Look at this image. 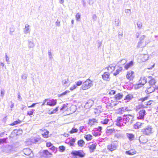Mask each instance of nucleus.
Wrapping results in <instances>:
<instances>
[{"label":"nucleus","instance_id":"f257e3e1","mask_svg":"<svg viewBox=\"0 0 158 158\" xmlns=\"http://www.w3.org/2000/svg\"><path fill=\"white\" fill-rule=\"evenodd\" d=\"M93 81L89 78L84 82L81 87L82 89L85 90L89 89L93 85Z\"/></svg>","mask_w":158,"mask_h":158},{"label":"nucleus","instance_id":"f03ea898","mask_svg":"<svg viewBox=\"0 0 158 158\" xmlns=\"http://www.w3.org/2000/svg\"><path fill=\"white\" fill-rule=\"evenodd\" d=\"M71 154L72 156H75L83 158L85 156V153L82 150H79L73 151L71 152Z\"/></svg>","mask_w":158,"mask_h":158},{"label":"nucleus","instance_id":"7ed1b4c3","mask_svg":"<svg viewBox=\"0 0 158 158\" xmlns=\"http://www.w3.org/2000/svg\"><path fill=\"white\" fill-rule=\"evenodd\" d=\"M118 146V141H114L107 146V148L110 151L112 152L115 150Z\"/></svg>","mask_w":158,"mask_h":158},{"label":"nucleus","instance_id":"20e7f679","mask_svg":"<svg viewBox=\"0 0 158 158\" xmlns=\"http://www.w3.org/2000/svg\"><path fill=\"white\" fill-rule=\"evenodd\" d=\"M146 37V36L143 35L140 38L137 46V48L144 47L146 45L147 43H146V42L145 44L144 45L143 44L144 41V39Z\"/></svg>","mask_w":158,"mask_h":158},{"label":"nucleus","instance_id":"39448f33","mask_svg":"<svg viewBox=\"0 0 158 158\" xmlns=\"http://www.w3.org/2000/svg\"><path fill=\"white\" fill-rule=\"evenodd\" d=\"M146 115L145 110L142 109L140 110L137 114V118L138 119L144 120V117Z\"/></svg>","mask_w":158,"mask_h":158},{"label":"nucleus","instance_id":"423d86ee","mask_svg":"<svg viewBox=\"0 0 158 158\" xmlns=\"http://www.w3.org/2000/svg\"><path fill=\"white\" fill-rule=\"evenodd\" d=\"M152 128L151 126H148L146 128L143 129L141 130V132L142 133L146 135H150L152 133Z\"/></svg>","mask_w":158,"mask_h":158},{"label":"nucleus","instance_id":"0eeeda50","mask_svg":"<svg viewBox=\"0 0 158 158\" xmlns=\"http://www.w3.org/2000/svg\"><path fill=\"white\" fill-rule=\"evenodd\" d=\"M23 131L22 130L15 129L12 132L11 136L12 137L17 136L18 135H21Z\"/></svg>","mask_w":158,"mask_h":158},{"label":"nucleus","instance_id":"6e6552de","mask_svg":"<svg viewBox=\"0 0 158 158\" xmlns=\"http://www.w3.org/2000/svg\"><path fill=\"white\" fill-rule=\"evenodd\" d=\"M49 100L47 102L46 105L47 106H55L57 103V100L53 99H51L50 98H48Z\"/></svg>","mask_w":158,"mask_h":158},{"label":"nucleus","instance_id":"1a4fd4ad","mask_svg":"<svg viewBox=\"0 0 158 158\" xmlns=\"http://www.w3.org/2000/svg\"><path fill=\"white\" fill-rule=\"evenodd\" d=\"M133 116L130 114H128L124 116V120L125 119L126 122H129L130 123H132Z\"/></svg>","mask_w":158,"mask_h":158},{"label":"nucleus","instance_id":"9d476101","mask_svg":"<svg viewBox=\"0 0 158 158\" xmlns=\"http://www.w3.org/2000/svg\"><path fill=\"white\" fill-rule=\"evenodd\" d=\"M42 156L45 157H50L52 155V153L47 150H44L42 153Z\"/></svg>","mask_w":158,"mask_h":158},{"label":"nucleus","instance_id":"9b49d317","mask_svg":"<svg viewBox=\"0 0 158 158\" xmlns=\"http://www.w3.org/2000/svg\"><path fill=\"white\" fill-rule=\"evenodd\" d=\"M157 87L156 85L154 86H150L148 88V89L146 90V92L147 94L151 93L154 92L155 89H157Z\"/></svg>","mask_w":158,"mask_h":158},{"label":"nucleus","instance_id":"f8f14e48","mask_svg":"<svg viewBox=\"0 0 158 158\" xmlns=\"http://www.w3.org/2000/svg\"><path fill=\"white\" fill-rule=\"evenodd\" d=\"M23 152L26 155L31 156L32 155V156H33V153H32V154H31L32 151L30 148H27L24 149L23 150Z\"/></svg>","mask_w":158,"mask_h":158},{"label":"nucleus","instance_id":"ddd939ff","mask_svg":"<svg viewBox=\"0 0 158 158\" xmlns=\"http://www.w3.org/2000/svg\"><path fill=\"white\" fill-rule=\"evenodd\" d=\"M102 79L105 81H109L110 80V74L108 72H105L102 75Z\"/></svg>","mask_w":158,"mask_h":158},{"label":"nucleus","instance_id":"4468645a","mask_svg":"<svg viewBox=\"0 0 158 158\" xmlns=\"http://www.w3.org/2000/svg\"><path fill=\"white\" fill-rule=\"evenodd\" d=\"M139 140L140 143L143 144L145 143L148 141V139L143 135H141L139 137Z\"/></svg>","mask_w":158,"mask_h":158},{"label":"nucleus","instance_id":"2eb2a0df","mask_svg":"<svg viewBox=\"0 0 158 158\" xmlns=\"http://www.w3.org/2000/svg\"><path fill=\"white\" fill-rule=\"evenodd\" d=\"M131 110L129 109L127 107H124L119 108L118 110V114H122L123 112H125L126 111Z\"/></svg>","mask_w":158,"mask_h":158},{"label":"nucleus","instance_id":"dca6fc26","mask_svg":"<svg viewBox=\"0 0 158 158\" xmlns=\"http://www.w3.org/2000/svg\"><path fill=\"white\" fill-rule=\"evenodd\" d=\"M94 101L91 100H89L86 103L85 107L87 108H89L93 105Z\"/></svg>","mask_w":158,"mask_h":158},{"label":"nucleus","instance_id":"f3484780","mask_svg":"<svg viewBox=\"0 0 158 158\" xmlns=\"http://www.w3.org/2000/svg\"><path fill=\"white\" fill-rule=\"evenodd\" d=\"M97 144L96 143L92 144L91 145L89 146L88 147L89 149L90 152H93L96 148Z\"/></svg>","mask_w":158,"mask_h":158},{"label":"nucleus","instance_id":"a211bd4d","mask_svg":"<svg viewBox=\"0 0 158 158\" xmlns=\"http://www.w3.org/2000/svg\"><path fill=\"white\" fill-rule=\"evenodd\" d=\"M98 123V120L95 118H93L92 119H89V120L88 124L91 126L94 124V123Z\"/></svg>","mask_w":158,"mask_h":158},{"label":"nucleus","instance_id":"6ab92c4d","mask_svg":"<svg viewBox=\"0 0 158 158\" xmlns=\"http://www.w3.org/2000/svg\"><path fill=\"white\" fill-rule=\"evenodd\" d=\"M123 96V95L122 93H118L114 95V98L116 100H118L121 99Z\"/></svg>","mask_w":158,"mask_h":158},{"label":"nucleus","instance_id":"aec40b11","mask_svg":"<svg viewBox=\"0 0 158 158\" xmlns=\"http://www.w3.org/2000/svg\"><path fill=\"white\" fill-rule=\"evenodd\" d=\"M30 140L31 143H36L40 141V138L39 137H33L31 138Z\"/></svg>","mask_w":158,"mask_h":158},{"label":"nucleus","instance_id":"412c9836","mask_svg":"<svg viewBox=\"0 0 158 158\" xmlns=\"http://www.w3.org/2000/svg\"><path fill=\"white\" fill-rule=\"evenodd\" d=\"M134 62L133 61L131 60L127 64L124 65V68L127 70L128 68L130 67H131L134 65Z\"/></svg>","mask_w":158,"mask_h":158},{"label":"nucleus","instance_id":"4be33fe9","mask_svg":"<svg viewBox=\"0 0 158 158\" xmlns=\"http://www.w3.org/2000/svg\"><path fill=\"white\" fill-rule=\"evenodd\" d=\"M136 152L134 149H131L129 150L126 151L125 153L128 155H132L136 154Z\"/></svg>","mask_w":158,"mask_h":158},{"label":"nucleus","instance_id":"5701e85b","mask_svg":"<svg viewBox=\"0 0 158 158\" xmlns=\"http://www.w3.org/2000/svg\"><path fill=\"white\" fill-rule=\"evenodd\" d=\"M139 81L142 85H144L147 82V78L145 77H141Z\"/></svg>","mask_w":158,"mask_h":158},{"label":"nucleus","instance_id":"b1692460","mask_svg":"<svg viewBox=\"0 0 158 158\" xmlns=\"http://www.w3.org/2000/svg\"><path fill=\"white\" fill-rule=\"evenodd\" d=\"M127 136L130 141L133 140L135 138V135L132 133H127Z\"/></svg>","mask_w":158,"mask_h":158},{"label":"nucleus","instance_id":"393cba45","mask_svg":"<svg viewBox=\"0 0 158 158\" xmlns=\"http://www.w3.org/2000/svg\"><path fill=\"white\" fill-rule=\"evenodd\" d=\"M156 82V80L155 79L150 80L148 81L149 86H155V83Z\"/></svg>","mask_w":158,"mask_h":158},{"label":"nucleus","instance_id":"a878e982","mask_svg":"<svg viewBox=\"0 0 158 158\" xmlns=\"http://www.w3.org/2000/svg\"><path fill=\"white\" fill-rule=\"evenodd\" d=\"M5 151L7 152H10V151L12 150L13 148V147L12 146L9 145H6L5 146Z\"/></svg>","mask_w":158,"mask_h":158},{"label":"nucleus","instance_id":"bb28decb","mask_svg":"<svg viewBox=\"0 0 158 158\" xmlns=\"http://www.w3.org/2000/svg\"><path fill=\"white\" fill-rule=\"evenodd\" d=\"M133 97L132 94H128L125 96L124 99L126 100L127 101L126 102H127L129 101L132 98H133Z\"/></svg>","mask_w":158,"mask_h":158},{"label":"nucleus","instance_id":"cd10ccee","mask_svg":"<svg viewBox=\"0 0 158 158\" xmlns=\"http://www.w3.org/2000/svg\"><path fill=\"white\" fill-rule=\"evenodd\" d=\"M29 25L27 24H26L25 28L24 29V33L27 34L28 33H29L30 31V29L29 28Z\"/></svg>","mask_w":158,"mask_h":158},{"label":"nucleus","instance_id":"c85d7f7f","mask_svg":"<svg viewBox=\"0 0 158 158\" xmlns=\"http://www.w3.org/2000/svg\"><path fill=\"white\" fill-rule=\"evenodd\" d=\"M142 124V123L139 122H137L134 125V127L135 129H137L141 127Z\"/></svg>","mask_w":158,"mask_h":158},{"label":"nucleus","instance_id":"c756f323","mask_svg":"<svg viewBox=\"0 0 158 158\" xmlns=\"http://www.w3.org/2000/svg\"><path fill=\"white\" fill-rule=\"evenodd\" d=\"M8 138H0V144L6 143H7Z\"/></svg>","mask_w":158,"mask_h":158},{"label":"nucleus","instance_id":"7c9ffc66","mask_svg":"<svg viewBox=\"0 0 158 158\" xmlns=\"http://www.w3.org/2000/svg\"><path fill=\"white\" fill-rule=\"evenodd\" d=\"M35 45L33 41L28 40V47L29 48H33Z\"/></svg>","mask_w":158,"mask_h":158},{"label":"nucleus","instance_id":"2f4dec72","mask_svg":"<svg viewBox=\"0 0 158 158\" xmlns=\"http://www.w3.org/2000/svg\"><path fill=\"white\" fill-rule=\"evenodd\" d=\"M76 139L75 138H72L69 142V144L70 146H73Z\"/></svg>","mask_w":158,"mask_h":158},{"label":"nucleus","instance_id":"473e14b6","mask_svg":"<svg viewBox=\"0 0 158 158\" xmlns=\"http://www.w3.org/2000/svg\"><path fill=\"white\" fill-rule=\"evenodd\" d=\"M106 132L109 135H111L112 133H115V130L114 129H107Z\"/></svg>","mask_w":158,"mask_h":158},{"label":"nucleus","instance_id":"72a5a7b5","mask_svg":"<svg viewBox=\"0 0 158 158\" xmlns=\"http://www.w3.org/2000/svg\"><path fill=\"white\" fill-rule=\"evenodd\" d=\"M22 121L21 120H20L19 119H18V120L15 121L13 123L10 124V126H15L20 123Z\"/></svg>","mask_w":158,"mask_h":158},{"label":"nucleus","instance_id":"f704fd0d","mask_svg":"<svg viewBox=\"0 0 158 158\" xmlns=\"http://www.w3.org/2000/svg\"><path fill=\"white\" fill-rule=\"evenodd\" d=\"M77 143L79 146L82 147L85 144V142L82 139H80L78 141Z\"/></svg>","mask_w":158,"mask_h":158},{"label":"nucleus","instance_id":"c9c22d12","mask_svg":"<svg viewBox=\"0 0 158 158\" xmlns=\"http://www.w3.org/2000/svg\"><path fill=\"white\" fill-rule=\"evenodd\" d=\"M134 72L131 71H129L127 72L126 75V78L128 79H130L134 74Z\"/></svg>","mask_w":158,"mask_h":158},{"label":"nucleus","instance_id":"e433bc0d","mask_svg":"<svg viewBox=\"0 0 158 158\" xmlns=\"http://www.w3.org/2000/svg\"><path fill=\"white\" fill-rule=\"evenodd\" d=\"M149 56L147 54H144L143 56H142L141 58V60L143 62H144L148 60Z\"/></svg>","mask_w":158,"mask_h":158},{"label":"nucleus","instance_id":"4c0bfd02","mask_svg":"<svg viewBox=\"0 0 158 158\" xmlns=\"http://www.w3.org/2000/svg\"><path fill=\"white\" fill-rule=\"evenodd\" d=\"M15 29V27L14 25H12L10 28V32L9 34L10 35H13V32H14Z\"/></svg>","mask_w":158,"mask_h":158},{"label":"nucleus","instance_id":"58836bf2","mask_svg":"<svg viewBox=\"0 0 158 158\" xmlns=\"http://www.w3.org/2000/svg\"><path fill=\"white\" fill-rule=\"evenodd\" d=\"M84 138L87 141H89L92 139V136L90 134L86 135H85Z\"/></svg>","mask_w":158,"mask_h":158},{"label":"nucleus","instance_id":"ea45409f","mask_svg":"<svg viewBox=\"0 0 158 158\" xmlns=\"http://www.w3.org/2000/svg\"><path fill=\"white\" fill-rule=\"evenodd\" d=\"M49 149L51 150L52 152H54L55 153H56L58 151L57 148L55 147L53 145L50 147L49 148Z\"/></svg>","mask_w":158,"mask_h":158},{"label":"nucleus","instance_id":"a19ab883","mask_svg":"<svg viewBox=\"0 0 158 158\" xmlns=\"http://www.w3.org/2000/svg\"><path fill=\"white\" fill-rule=\"evenodd\" d=\"M70 91L69 90H66L63 93H62L61 94H58V97H63V96L66 95L67 93H69Z\"/></svg>","mask_w":158,"mask_h":158},{"label":"nucleus","instance_id":"79ce46f5","mask_svg":"<svg viewBox=\"0 0 158 158\" xmlns=\"http://www.w3.org/2000/svg\"><path fill=\"white\" fill-rule=\"evenodd\" d=\"M49 133V131L46 130L45 132L42 134V135L44 138H48L49 137L48 134Z\"/></svg>","mask_w":158,"mask_h":158},{"label":"nucleus","instance_id":"37998d69","mask_svg":"<svg viewBox=\"0 0 158 158\" xmlns=\"http://www.w3.org/2000/svg\"><path fill=\"white\" fill-rule=\"evenodd\" d=\"M78 131V129L77 128H75V127H73L69 131V133L70 134L76 133H77Z\"/></svg>","mask_w":158,"mask_h":158},{"label":"nucleus","instance_id":"c03bdc74","mask_svg":"<svg viewBox=\"0 0 158 158\" xmlns=\"http://www.w3.org/2000/svg\"><path fill=\"white\" fill-rule=\"evenodd\" d=\"M69 83V79L68 78H67L64 80H63L62 81V84L63 85H64L65 86H68V84Z\"/></svg>","mask_w":158,"mask_h":158},{"label":"nucleus","instance_id":"a18cd8bd","mask_svg":"<svg viewBox=\"0 0 158 158\" xmlns=\"http://www.w3.org/2000/svg\"><path fill=\"white\" fill-rule=\"evenodd\" d=\"M149 97L148 96H146V97L140 98L138 100L139 101H141V102H142L147 100Z\"/></svg>","mask_w":158,"mask_h":158},{"label":"nucleus","instance_id":"49530a36","mask_svg":"<svg viewBox=\"0 0 158 158\" xmlns=\"http://www.w3.org/2000/svg\"><path fill=\"white\" fill-rule=\"evenodd\" d=\"M59 151L62 152H64L65 149V147L64 146H59L58 148Z\"/></svg>","mask_w":158,"mask_h":158},{"label":"nucleus","instance_id":"de8ad7c7","mask_svg":"<svg viewBox=\"0 0 158 158\" xmlns=\"http://www.w3.org/2000/svg\"><path fill=\"white\" fill-rule=\"evenodd\" d=\"M109 121V119L108 118H106L104 119L103 121H101V123L102 124L104 125H106L108 123Z\"/></svg>","mask_w":158,"mask_h":158},{"label":"nucleus","instance_id":"09e8293b","mask_svg":"<svg viewBox=\"0 0 158 158\" xmlns=\"http://www.w3.org/2000/svg\"><path fill=\"white\" fill-rule=\"evenodd\" d=\"M81 17V15L79 13H77L75 16L76 20L77 21H80Z\"/></svg>","mask_w":158,"mask_h":158},{"label":"nucleus","instance_id":"8fccbe9b","mask_svg":"<svg viewBox=\"0 0 158 158\" xmlns=\"http://www.w3.org/2000/svg\"><path fill=\"white\" fill-rule=\"evenodd\" d=\"M68 104H64L63 105L62 107L60 108V110L61 111H64L65 110L66 108L67 107Z\"/></svg>","mask_w":158,"mask_h":158},{"label":"nucleus","instance_id":"3c124183","mask_svg":"<svg viewBox=\"0 0 158 158\" xmlns=\"http://www.w3.org/2000/svg\"><path fill=\"white\" fill-rule=\"evenodd\" d=\"M59 107V106H57L52 111H50L49 112V114H52L55 113L57 111H58Z\"/></svg>","mask_w":158,"mask_h":158},{"label":"nucleus","instance_id":"603ef678","mask_svg":"<svg viewBox=\"0 0 158 158\" xmlns=\"http://www.w3.org/2000/svg\"><path fill=\"white\" fill-rule=\"evenodd\" d=\"M35 111V110L34 109H32L30 111H27V115H29V116L32 115H33Z\"/></svg>","mask_w":158,"mask_h":158},{"label":"nucleus","instance_id":"864d4df0","mask_svg":"<svg viewBox=\"0 0 158 158\" xmlns=\"http://www.w3.org/2000/svg\"><path fill=\"white\" fill-rule=\"evenodd\" d=\"M0 91V96L2 98H3L5 94V90L4 89H1Z\"/></svg>","mask_w":158,"mask_h":158},{"label":"nucleus","instance_id":"5fc2aeb1","mask_svg":"<svg viewBox=\"0 0 158 158\" xmlns=\"http://www.w3.org/2000/svg\"><path fill=\"white\" fill-rule=\"evenodd\" d=\"M92 134L94 136H99L101 135V132H96L95 131H94L93 132H92Z\"/></svg>","mask_w":158,"mask_h":158},{"label":"nucleus","instance_id":"6e6d98bb","mask_svg":"<svg viewBox=\"0 0 158 158\" xmlns=\"http://www.w3.org/2000/svg\"><path fill=\"white\" fill-rule=\"evenodd\" d=\"M28 75L26 73H23L21 76V79L23 80L26 79Z\"/></svg>","mask_w":158,"mask_h":158},{"label":"nucleus","instance_id":"4d7b16f0","mask_svg":"<svg viewBox=\"0 0 158 158\" xmlns=\"http://www.w3.org/2000/svg\"><path fill=\"white\" fill-rule=\"evenodd\" d=\"M117 120L119 122H123L124 121V117L122 118L121 117H118L117 118Z\"/></svg>","mask_w":158,"mask_h":158},{"label":"nucleus","instance_id":"13d9d810","mask_svg":"<svg viewBox=\"0 0 158 158\" xmlns=\"http://www.w3.org/2000/svg\"><path fill=\"white\" fill-rule=\"evenodd\" d=\"M120 22V21L118 19H115V25L117 26H119V23Z\"/></svg>","mask_w":158,"mask_h":158},{"label":"nucleus","instance_id":"bf43d9fd","mask_svg":"<svg viewBox=\"0 0 158 158\" xmlns=\"http://www.w3.org/2000/svg\"><path fill=\"white\" fill-rule=\"evenodd\" d=\"M83 83L82 81H79L77 82H75L76 85V87H77V86H79L81 85L82 84H83Z\"/></svg>","mask_w":158,"mask_h":158},{"label":"nucleus","instance_id":"052dcab7","mask_svg":"<svg viewBox=\"0 0 158 158\" xmlns=\"http://www.w3.org/2000/svg\"><path fill=\"white\" fill-rule=\"evenodd\" d=\"M142 109L141 104L136 106L135 108V110L136 111H138L139 110Z\"/></svg>","mask_w":158,"mask_h":158},{"label":"nucleus","instance_id":"680f3d73","mask_svg":"<svg viewBox=\"0 0 158 158\" xmlns=\"http://www.w3.org/2000/svg\"><path fill=\"white\" fill-rule=\"evenodd\" d=\"M95 131H98V132H101L102 129V127L101 126H99L98 128H95Z\"/></svg>","mask_w":158,"mask_h":158},{"label":"nucleus","instance_id":"e2e57ef3","mask_svg":"<svg viewBox=\"0 0 158 158\" xmlns=\"http://www.w3.org/2000/svg\"><path fill=\"white\" fill-rule=\"evenodd\" d=\"M85 128V127L84 126H80L79 128V131H80L79 132V133H80V132L83 133V130Z\"/></svg>","mask_w":158,"mask_h":158},{"label":"nucleus","instance_id":"0e129e2a","mask_svg":"<svg viewBox=\"0 0 158 158\" xmlns=\"http://www.w3.org/2000/svg\"><path fill=\"white\" fill-rule=\"evenodd\" d=\"M152 102L153 101L152 100H150L149 101L147 102H145V105L146 106H149L152 104Z\"/></svg>","mask_w":158,"mask_h":158},{"label":"nucleus","instance_id":"69168bd1","mask_svg":"<svg viewBox=\"0 0 158 158\" xmlns=\"http://www.w3.org/2000/svg\"><path fill=\"white\" fill-rule=\"evenodd\" d=\"M92 19L93 21H96L97 20V17L96 16V15L94 14L93 15Z\"/></svg>","mask_w":158,"mask_h":158},{"label":"nucleus","instance_id":"338daca9","mask_svg":"<svg viewBox=\"0 0 158 158\" xmlns=\"http://www.w3.org/2000/svg\"><path fill=\"white\" fill-rule=\"evenodd\" d=\"M53 145L50 142H48L46 143V146L48 148H50L51 146Z\"/></svg>","mask_w":158,"mask_h":158},{"label":"nucleus","instance_id":"774afa93","mask_svg":"<svg viewBox=\"0 0 158 158\" xmlns=\"http://www.w3.org/2000/svg\"><path fill=\"white\" fill-rule=\"evenodd\" d=\"M116 91L114 90H110L109 93V94L114 95L116 94Z\"/></svg>","mask_w":158,"mask_h":158}]
</instances>
